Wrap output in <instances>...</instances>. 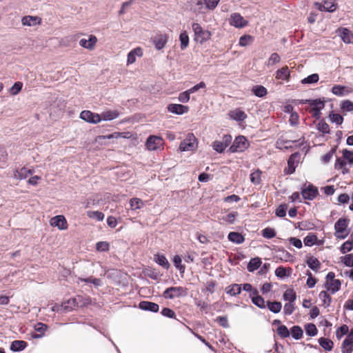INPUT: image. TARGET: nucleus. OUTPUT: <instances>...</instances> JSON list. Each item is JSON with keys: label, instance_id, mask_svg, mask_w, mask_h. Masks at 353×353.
Wrapping results in <instances>:
<instances>
[{"label": "nucleus", "instance_id": "nucleus-19", "mask_svg": "<svg viewBox=\"0 0 353 353\" xmlns=\"http://www.w3.org/2000/svg\"><path fill=\"white\" fill-rule=\"evenodd\" d=\"M168 40V36L166 34H161L155 36L153 39V43L157 50L163 49Z\"/></svg>", "mask_w": 353, "mask_h": 353}, {"label": "nucleus", "instance_id": "nucleus-48", "mask_svg": "<svg viewBox=\"0 0 353 353\" xmlns=\"http://www.w3.org/2000/svg\"><path fill=\"white\" fill-rule=\"evenodd\" d=\"M267 305L270 311L274 313H278L281 311L282 305L278 301H268Z\"/></svg>", "mask_w": 353, "mask_h": 353}, {"label": "nucleus", "instance_id": "nucleus-62", "mask_svg": "<svg viewBox=\"0 0 353 353\" xmlns=\"http://www.w3.org/2000/svg\"><path fill=\"white\" fill-rule=\"evenodd\" d=\"M237 216V212H232L224 216L222 219L228 223L233 224Z\"/></svg>", "mask_w": 353, "mask_h": 353}, {"label": "nucleus", "instance_id": "nucleus-46", "mask_svg": "<svg viewBox=\"0 0 353 353\" xmlns=\"http://www.w3.org/2000/svg\"><path fill=\"white\" fill-rule=\"evenodd\" d=\"M130 205L132 210H138L143 207V201L139 198H132L130 200Z\"/></svg>", "mask_w": 353, "mask_h": 353}, {"label": "nucleus", "instance_id": "nucleus-21", "mask_svg": "<svg viewBox=\"0 0 353 353\" xmlns=\"http://www.w3.org/2000/svg\"><path fill=\"white\" fill-rule=\"evenodd\" d=\"M139 307L140 309H141L143 310H147V311H150V312H158V310L159 309L158 304L153 303V302L148 301H141L139 303Z\"/></svg>", "mask_w": 353, "mask_h": 353}, {"label": "nucleus", "instance_id": "nucleus-13", "mask_svg": "<svg viewBox=\"0 0 353 353\" xmlns=\"http://www.w3.org/2000/svg\"><path fill=\"white\" fill-rule=\"evenodd\" d=\"M80 118L87 122L98 123L101 121L99 114L93 113L90 110H83L80 114Z\"/></svg>", "mask_w": 353, "mask_h": 353}, {"label": "nucleus", "instance_id": "nucleus-32", "mask_svg": "<svg viewBox=\"0 0 353 353\" xmlns=\"http://www.w3.org/2000/svg\"><path fill=\"white\" fill-rule=\"evenodd\" d=\"M218 3L219 1H197V6H201L199 8H203V6H205L204 10L201 12H205L206 10L214 9Z\"/></svg>", "mask_w": 353, "mask_h": 353}, {"label": "nucleus", "instance_id": "nucleus-17", "mask_svg": "<svg viewBox=\"0 0 353 353\" xmlns=\"http://www.w3.org/2000/svg\"><path fill=\"white\" fill-rule=\"evenodd\" d=\"M168 112L176 114H183L189 111V107L181 104L171 103L167 107Z\"/></svg>", "mask_w": 353, "mask_h": 353}, {"label": "nucleus", "instance_id": "nucleus-56", "mask_svg": "<svg viewBox=\"0 0 353 353\" xmlns=\"http://www.w3.org/2000/svg\"><path fill=\"white\" fill-rule=\"evenodd\" d=\"M317 236L314 234H309L304 238L303 242L306 246H312L316 243Z\"/></svg>", "mask_w": 353, "mask_h": 353}, {"label": "nucleus", "instance_id": "nucleus-55", "mask_svg": "<svg viewBox=\"0 0 353 353\" xmlns=\"http://www.w3.org/2000/svg\"><path fill=\"white\" fill-rule=\"evenodd\" d=\"M181 258L179 255H175L173 258V263L174 266L180 271V272L183 273L185 272V267L184 265L181 264Z\"/></svg>", "mask_w": 353, "mask_h": 353}, {"label": "nucleus", "instance_id": "nucleus-59", "mask_svg": "<svg viewBox=\"0 0 353 353\" xmlns=\"http://www.w3.org/2000/svg\"><path fill=\"white\" fill-rule=\"evenodd\" d=\"M253 41V37L248 34H244L241 36L239 39V44L241 46H246L249 43Z\"/></svg>", "mask_w": 353, "mask_h": 353}, {"label": "nucleus", "instance_id": "nucleus-27", "mask_svg": "<svg viewBox=\"0 0 353 353\" xmlns=\"http://www.w3.org/2000/svg\"><path fill=\"white\" fill-rule=\"evenodd\" d=\"M228 239L230 241L236 244L243 243L245 241V237L241 233L236 232H230L228 234Z\"/></svg>", "mask_w": 353, "mask_h": 353}, {"label": "nucleus", "instance_id": "nucleus-58", "mask_svg": "<svg viewBox=\"0 0 353 353\" xmlns=\"http://www.w3.org/2000/svg\"><path fill=\"white\" fill-rule=\"evenodd\" d=\"M305 332L308 336H314L316 335L318 330L314 324L309 323L305 325Z\"/></svg>", "mask_w": 353, "mask_h": 353}, {"label": "nucleus", "instance_id": "nucleus-9", "mask_svg": "<svg viewBox=\"0 0 353 353\" xmlns=\"http://www.w3.org/2000/svg\"><path fill=\"white\" fill-rule=\"evenodd\" d=\"M300 159L299 152L292 154L288 160V167L284 169L285 174H292L295 172Z\"/></svg>", "mask_w": 353, "mask_h": 353}, {"label": "nucleus", "instance_id": "nucleus-43", "mask_svg": "<svg viewBox=\"0 0 353 353\" xmlns=\"http://www.w3.org/2000/svg\"><path fill=\"white\" fill-rule=\"evenodd\" d=\"M320 345L325 350L330 351L333 347V342L327 338L321 337L319 339Z\"/></svg>", "mask_w": 353, "mask_h": 353}, {"label": "nucleus", "instance_id": "nucleus-51", "mask_svg": "<svg viewBox=\"0 0 353 353\" xmlns=\"http://www.w3.org/2000/svg\"><path fill=\"white\" fill-rule=\"evenodd\" d=\"M316 128L323 134H328L330 131L329 125L324 120H321L318 123Z\"/></svg>", "mask_w": 353, "mask_h": 353}, {"label": "nucleus", "instance_id": "nucleus-20", "mask_svg": "<svg viewBox=\"0 0 353 353\" xmlns=\"http://www.w3.org/2000/svg\"><path fill=\"white\" fill-rule=\"evenodd\" d=\"M228 115L232 119L236 121H243L247 118L245 112L240 108H236L231 110Z\"/></svg>", "mask_w": 353, "mask_h": 353}, {"label": "nucleus", "instance_id": "nucleus-47", "mask_svg": "<svg viewBox=\"0 0 353 353\" xmlns=\"http://www.w3.org/2000/svg\"><path fill=\"white\" fill-rule=\"evenodd\" d=\"M296 299V292L293 289H288L283 294V299L288 302H294Z\"/></svg>", "mask_w": 353, "mask_h": 353}, {"label": "nucleus", "instance_id": "nucleus-15", "mask_svg": "<svg viewBox=\"0 0 353 353\" xmlns=\"http://www.w3.org/2000/svg\"><path fill=\"white\" fill-rule=\"evenodd\" d=\"M50 225L54 227H57L59 230H66L68 228V223L63 215H57L50 219Z\"/></svg>", "mask_w": 353, "mask_h": 353}, {"label": "nucleus", "instance_id": "nucleus-41", "mask_svg": "<svg viewBox=\"0 0 353 353\" xmlns=\"http://www.w3.org/2000/svg\"><path fill=\"white\" fill-rule=\"evenodd\" d=\"M48 327L46 324L42 323H38L35 325L34 329L37 332H39V334H34L32 335L33 338H40L44 335L45 331L47 330Z\"/></svg>", "mask_w": 353, "mask_h": 353}, {"label": "nucleus", "instance_id": "nucleus-38", "mask_svg": "<svg viewBox=\"0 0 353 353\" xmlns=\"http://www.w3.org/2000/svg\"><path fill=\"white\" fill-rule=\"evenodd\" d=\"M346 161L343 158H337L335 163L336 169L342 170L343 174H347L349 172V169L346 168Z\"/></svg>", "mask_w": 353, "mask_h": 353}, {"label": "nucleus", "instance_id": "nucleus-54", "mask_svg": "<svg viewBox=\"0 0 353 353\" xmlns=\"http://www.w3.org/2000/svg\"><path fill=\"white\" fill-rule=\"evenodd\" d=\"M319 79V76L318 74H312L309 75L307 77L301 80V83L303 84H311L314 83H316Z\"/></svg>", "mask_w": 353, "mask_h": 353}, {"label": "nucleus", "instance_id": "nucleus-23", "mask_svg": "<svg viewBox=\"0 0 353 353\" xmlns=\"http://www.w3.org/2000/svg\"><path fill=\"white\" fill-rule=\"evenodd\" d=\"M252 303L258 306L260 308H265V300L264 299L259 295V292L257 290H254L253 291V294H250V295Z\"/></svg>", "mask_w": 353, "mask_h": 353}, {"label": "nucleus", "instance_id": "nucleus-14", "mask_svg": "<svg viewBox=\"0 0 353 353\" xmlns=\"http://www.w3.org/2000/svg\"><path fill=\"white\" fill-rule=\"evenodd\" d=\"M315 7L320 11L332 12L336 10L337 5L334 1H316Z\"/></svg>", "mask_w": 353, "mask_h": 353}, {"label": "nucleus", "instance_id": "nucleus-30", "mask_svg": "<svg viewBox=\"0 0 353 353\" xmlns=\"http://www.w3.org/2000/svg\"><path fill=\"white\" fill-rule=\"evenodd\" d=\"M119 137H123L125 139L129 138V132H114L110 134L101 135L98 137L99 139H118Z\"/></svg>", "mask_w": 353, "mask_h": 353}, {"label": "nucleus", "instance_id": "nucleus-37", "mask_svg": "<svg viewBox=\"0 0 353 353\" xmlns=\"http://www.w3.org/2000/svg\"><path fill=\"white\" fill-rule=\"evenodd\" d=\"M319 298L322 301L324 307H327L330 305L332 297L328 294L327 291H321L319 293Z\"/></svg>", "mask_w": 353, "mask_h": 353}, {"label": "nucleus", "instance_id": "nucleus-61", "mask_svg": "<svg viewBox=\"0 0 353 353\" xmlns=\"http://www.w3.org/2000/svg\"><path fill=\"white\" fill-rule=\"evenodd\" d=\"M343 158L350 164H353V152L347 149L342 151Z\"/></svg>", "mask_w": 353, "mask_h": 353}, {"label": "nucleus", "instance_id": "nucleus-39", "mask_svg": "<svg viewBox=\"0 0 353 353\" xmlns=\"http://www.w3.org/2000/svg\"><path fill=\"white\" fill-rule=\"evenodd\" d=\"M261 265V261L259 258L252 259L248 265V270L249 272H253L257 270Z\"/></svg>", "mask_w": 353, "mask_h": 353}, {"label": "nucleus", "instance_id": "nucleus-52", "mask_svg": "<svg viewBox=\"0 0 353 353\" xmlns=\"http://www.w3.org/2000/svg\"><path fill=\"white\" fill-rule=\"evenodd\" d=\"M277 334L281 338H287L290 336V331L284 325H280L276 329Z\"/></svg>", "mask_w": 353, "mask_h": 353}, {"label": "nucleus", "instance_id": "nucleus-4", "mask_svg": "<svg viewBox=\"0 0 353 353\" xmlns=\"http://www.w3.org/2000/svg\"><path fill=\"white\" fill-rule=\"evenodd\" d=\"M341 285V281L335 279V274L334 272H330L326 276V281L325 284L327 291L330 292L332 294H334L340 290Z\"/></svg>", "mask_w": 353, "mask_h": 353}, {"label": "nucleus", "instance_id": "nucleus-3", "mask_svg": "<svg viewBox=\"0 0 353 353\" xmlns=\"http://www.w3.org/2000/svg\"><path fill=\"white\" fill-rule=\"evenodd\" d=\"M250 146V143L244 136H238L235 138L233 143L229 148L232 153L243 152Z\"/></svg>", "mask_w": 353, "mask_h": 353}, {"label": "nucleus", "instance_id": "nucleus-28", "mask_svg": "<svg viewBox=\"0 0 353 353\" xmlns=\"http://www.w3.org/2000/svg\"><path fill=\"white\" fill-rule=\"evenodd\" d=\"M100 116L101 120L111 121L117 119L119 116V112L117 110H108L102 112Z\"/></svg>", "mask_w": 353, "mask_h": 353}, {"label": "nucleus", "instance_id": "nucleus-36", "mask_svg": "<svg viewBox=\"0 0 353 353\" xmlns=\"http://www.w3.org/2000/svg\"><path fill=\"white\" fill-rule=\"evenodd\" d=\"M262 172L257 169L250 174V179L251 182L254 185H259L261 182Z\"/></svg>", "mask_w": 353, "mask_h": 353}, {"label": "nucleus", "instance_id": "nucleus-2", "mask_svg": "<svg viewBox=\"0 0 353 353\" xmlns=\"http://www.w3.org/2000/svg\"><path fill=\"white\" fill-rule=\"evenodd\" d=\"M192 30L194 33V39L196 41L203 44L211 39L212 33L209 30H204L198 23H192Z\"/></svg>", "mask_w": 353, "mask_h": 353}, {"label": "nucleus", "instance_id": "nucleus-50", "mask_svg": "<svg viewBox=\"0 0 353 353\" xmlns=\"http://www.w3.org/2000/svg\"><path fill=\"white\" fill-rule=\"evenodd\" d=\"M262 236L265 239H272L276 236V231L274 229L267 227L261 231Z\"/></svg>", "mask_w": 353, "mask_h": 353}, {"label": "nucleus", "instance_id": "nucleus-5", "mask_svg": "<svg viewBox=\"0 0 353 353\" xmlns=\"http://www.w3.org/2000/svg\"><path fill=\"white\" fill-rule=\"evenodd\" d=\"M188 291V289L187 288L181 286L170 287L164 291L163 296L165 299H173L176 297L186 296Z\"/></svg>", "mask_w": 353, "mask_h": 353}, {"label": "nucleus", "instance_id": "nucleus-33", "mask_svg": "<svg viewBox=\"0 0 353 353\" xmlns=\"http://www.w3.org/2000/svg\"><path fill=\"white\" fill-rule=\"evenodd\" d=\"M305 102H308V104L310 105L309 110H314L315 108H324L325 107V102L324 101H322L321 99H307L305 100Z\"/></svg>", "mask_w": 353, "mask_h": 353}, {"label": "nucleus", "instance_id": "nucleus-44", "mask_svg": "<svg viewBox=\"0 0 353 353\" xmlns=\"http://www.w3.org/2000/svg\"><path fill=\"white\" fill-rule=\"evenodd\" d=\"M179 40L181 42V49L182 50L186 49L189 45V37L185 31L181 32Z\"/></svg>", "mask_w": 353, "mask_h": 353}, {"label": "nucleus", "instance_id": "nucleus-10", "mask_svg": "<svg viewBox=\"0 0 353 353\" xmlns=\"http://www.w3.org/2000/svg\"><path fill=\"white\" fill-rule=\"evenodd\" d=\"M163 144V139L159 136L150 135L146 141L145 146L148 150H156Z\"/></svg>", "mask_w": 353, "mask_h": 353}, {"label": "nucleus", "instance_id": "nucleus-25", "mask_svg": "<svg viewBox=\"0 0 353 353\" xmlns=\"http://www.w3.org/2000/svg\"><path fill=\"white\" fill-rule=\"evenodd\" d=\"M41 19L39 17L25 16L21 19L23 26H34L40 24Z\"/></svg>", "mask_w": 353, "mask_h": 353}, {"label": "nucleus", "instance_id": "nucleus-22", "mask_svg": "<svg viewBox=\"0 0 353 353\" xmlns=\"http://www.w3.org/2000/svg\"><path fill=\"white\" fill-rule=\"evenodd\" d=\"M143 56V50L140 47H137L131 50L128 54L127 64H132L136 61V57Z\"/></svg>", "mask_w": 353, "mask_h": 353}, {"label": "nucleus", "instance_id": "nucleus-8", "mask_svg": "<svg viewBox=\"0 0 353 353\" xmlns=\"http://www.w3.org/2000/svg\"><path fill=\"white\" fill-rule=\"evenodd\" d=\"M232 140V137L230 134H225L222 141H214L212 143V148L216 152L222 153L230 145Z\"/></svg>", "mask_w": 353, "mask_h": 353}, {"label": "nucleus", "instance_id": "nucleus-18", "mask_svg": "<svg viewBox=\"0 0 353 353\" xmlns=\"http://www.w3.org/2000/svg\"><path fill=\"white\" fill-rule=\"evenodd\" d=\"M352 92V89L341 85H334L332 88V92L339 97L348 95Z\"/></svg>", "mask_w": 353, "mask_h": 353}, {"label": "nucleus", "instance_id": "nucleus-31", "mask_svg": "<svg viewBox=\"0 0 353 353\" xmlns=\"http://www.w3.org/2000/svg\"><path fill=\"white\" fill-rule=\"evenodd\" d=\"M226 293L230 296H236L241 292V285L234 283L228 286L225 289Z\"/></svg>", "mask_w": 353, "mask_h": 353}, {"label": "nucleus", "instance_id": "nucleus-6", "mask_svg": "<svg viewBox=\"0 0 353 353\" xmlns=\"http://www.w3.org/2000/svg\"><path fill=\"white\" fill-rule=\"evenodd\" d=\"M197 144L196 138L190 133L181 142L179 149L181 151H194L197 148Z\"/></svg>", "mask_w": 353, "mask_h": 353}, {"label": "nucleus", "instance_id": "nucleus-29", "mask_svg": "<svg viewBox=\"0 0 353 353\" xmlns=\"http://www.w3.org/2000/svg\"><path fill=\"white\" fill-rule=\"evenodd\" d=\"M27 346V343L24 341L16 340L12 342L10 350L13 352H19L23 350Z\"/></svg>", "mask_w": 353, "mask_h": 353}, {"label": "nucleus", "instance_id": "nucleus-1", "mask_svg": "<svg viewBox=\"0 0 353 353\" xmlns=\"http://www.w3.org/2000/svg\"><path fill=\"white\" fill-rule=\"evenodd\" d=\"M350 219L347 218H340L334 224V235L337 239H344L350 234L348 225Z\"/></svg>", "mask_w": 353, "mask_h": 353}, {"label": "nucleus", "instance_id": "nucleus-45", "mask_svg": "<svg viewBox=\"0 0 353 353\" xmlns=\"http://www.w3.org/2000/svg\"><path fill=\"white\" fill-rule=\"evenodd\" d=\"M292 337L295 339H300L303 337V330L299 325H294L290 329V332Z\"/></svg>", "mask_w": 353, "mask_h": 353}, {"label": "nucleus", "instance_id": "nucleus-34", "mask_svg": "<svg viewBox=\"0 0 353 353\" xmlns=\"http://www.w3.org/2000/svg\"><path fill=\"white\" fill-rule=\"evenodd\" d=\"M154 261L159 265L162 266L163 268L168 270L170 268V263L167 260L166 257L163 254H156L154 255Z\"/></svg>", "mask_w": 353, "mask_h": 353}, {"label": "nucleus", "instance_id": "nucleus-16", "mask_svg": "<svg viewBox=\"0 0 353 353\" xmlns=\"http://www.w3.org/2000/svg\"><path fill=\"white\" fill-rule=\"evenodd\" d=\"M97 41H98V39L96 36H94L93 34H90L89 36L88 39H81L79 41V45L84 48L92 50L94 48V47L97 43Z\"/></svg>", "mask_w": 353, "mask_h": 353}, {"label": "nucleus", "instance_id": "nucleus-60", "mask_svg": "<svg viewBox=\"0 0 353 353\" xmlns=\"http://www.w3.org/2000/svg\"><path fill=\"white\" fill-rule=\"evenodd\" d=\"M288 205L283 203L279 205L276 208L275 214L279 217H284L286 215V211L288 210Z\"/></svg>", "mask_w": 353, "mask_h": 353}, {"label": "nucleus", "instance_id": "nucleus-57", "mask_svg": "<svg viewBox=\"0 0 353 353\" xmlns=\"http://www.w3.org/2000/svg\"><path fill=\"white\" fill-rule=\"evenodd\" d=\"M96 250L98 252H108L110 250V244L107 241H99L96 244Z\"/></svg>", "mask_w": 353, "mask_h": 353}, {"label": "nucleus", "instance_id": "nucleus-49", "mask_svg": "<svg viewBox=\"0 0 353 353\" xmlns=\"http://www.w3.org/2000/svg\"><path fill=\"white\" fill-rule=\"evenodd\" d=\"M292 269L289 268L288 269H286L283 266L278 267L275 270V274L276 276L279 278H283L286 276H288L290 274V271Z\"/></svg>", "mask_w": 353, "mask_h": 353}, {"label": "nucleus", "instance_id": "nucleus-40", "mask_svg": "<svg viewBox=\"0 0 353 353\" xmlns=\"http://www.w3.org/2000/svg\"><path fill=\"white\" fill-rule=\"evenodd\" d=\"M307 264L314 271H318L321 268V263L319 261L313 256L310 257L307 260Z\"/></svg>", "mask_w": 353, "mask_h": 353}, {"label": "nucleus", "instance_id": "nucleus-11", "mask_svg": "<svg viewBox=\"0 0 353 353\" xmlns=\"http://www.w3.org/2000/svg\"><path fill=\"white\" fill-rule=\"evenodd\" d=\"M275 79L280 80V83L283 82H289L291 79V72L288 65L283 66L278 69L275 72Z\"/></svg>", "mask_w": 353, "mask_h": 353}, {"label": "nucleus", "instance_id": "nucleus-35", "mask_svg": "<svg viewBox=\"0 0 353 353\" xmlns=\"http://www.w3.org/2000/svg\"><path fill=\"white\" fill-rule=\"evenodd\" d=\"M252 92L258 97H263L268 94L267 89L261 85H254L252 89Z\"/></svg>", "mask_w": 353, "mask_h": 353}, {"label": "nucleus", "instance_id": "nucleus-42", "mask_svg": "<svg viewBox=\"0 0 353 353\" xmlns=\"http://www.w3.org/2000/svg\"><path fill=\"white\" fill-rule=\"evenodd\" d=\"M297 141H290V140H283V139H278L276 145V148L279 149H289L292 148V145H290L291 143H296Z\"/></svg>", "mask_w": 353, "mask_h": 353}, {"label": "nucleus", "instance_id": "nucleus-24", "mask_svg": "<svg viewBox=\"0 0 353 353\" xmlns=\"http://www.w3.org/2000/svg\"><path fill=\"white\" fill-rule=\"evenodd\" d=\"M32 172L33 171L32 170L23 167L20 169L15 170L13 176L17 179L21 180L26 179L30 174H32Z\"/></svg>", "mask_w": 353, "mask_h": 353}, {"label": "nucleus", "instance_id": "nucleus-53", "mask_svg": "<svg viewBox=\"0 0 353 353\" xmlns=\"http://www.w3.org/2000/svg\"><path fill=\"white\" fill-rule=\"evenodd\" d=\"M87 216L90 219H95L97 221H103L104 219V214L99 211H88Z\"/></svg>", "mask_w": 353, "mask_h": 353}, {"label": "nucleus", "instance_id": "nucleus-12", "mask_svg": "<svg viewBox=\"0 0 353 353\" xmlns=\"http://www.w3.org/2000/svg\"><path fill=\"white\" fill-rule=\"evenodd\" d=\"M229 23L231 26L237 28H242L247 26L248 21L239 13H233L230 15Z\"/></svg>", "mask_w": 353, "mask_h": 353}, {"label": "nucleus", "instance_id": "nucleus-26", "mask_svg": "<svg viewBox=\"0 0 353 353\" xmlns=\"http://www.w3.org/2000/svg\"><path fill=\"white\" fill-rule=\"evenodd\" d=\"M339 35L343 42L346 43H353V34L347 28L339 29Z\"/></svg>", "mask_w": 353, "mask_h": 353}, {"label": "nucleus", "instance_id": "nucleus-63", "mask_svg": "<svg viewBox=\"0 0 353 353\" xmlns=\"http://www.w3.org/2000/svg\"><path fill=\"white\" fill-rule=\"evenodd\" d=\"M341 349L342 353H352L353 352V343L347 341H343Z\"/></svg>", "mask_w": 353, "mask_h": 353}, {"label": "nucleus", "instance_id": "nucleus-7", "mask_svg": "<svg viewBox=\"0 0 353 353\" xmlns=\"http://www.w3.org/2000/svg\"><path fill=\"white\" fill-rule=\"evenodd\" d=\"M319 194L318 188L314 186L312 184L305 183L301 188V195L304 199L313 200Z\"/></svg>", "mask_w": 353, "mask_h": 353}, {"label": "nucleus", "instance_id": "nucleus-64", "mask_svg": "<svg viewBox=\"0 0 353 353\" xmlns=\"http://www.w3.org/2000/svg\"><path fill=\"white\" fill-rule=\"evenodd\" d=\"M341 108L343 112L353 111V102L350 100H345L341 103Z\"/></svg>", "mask_w": 353, "mask_h": 353}]
</instances>
